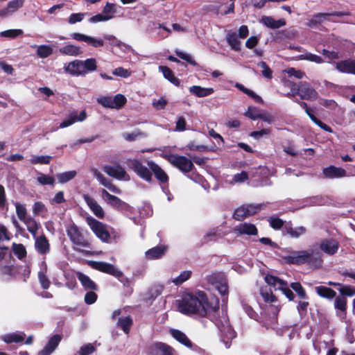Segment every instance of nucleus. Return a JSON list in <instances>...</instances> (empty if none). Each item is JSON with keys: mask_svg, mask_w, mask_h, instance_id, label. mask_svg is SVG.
<instances>
[{"mask_svg": "<svg viewBox=\"0 0 355 355\" xmlns=\"http://www.w3.org/2000/svg\"><path fill=\"white\" fill-rule=\"evenodd\" d=\"M178 311L185 315H197L201 317L207 315L211 311H215L218 306L209 305L205 292L198 291L194 294H186L181 300H177Z\"/></svg>", "mask_w": 355, "mask_h": 355, "instance_id": "nucleus-1", "label": "nucleus"}, {"mask_svg": "<svg viewBox=\"0 0 355 355\" xmlns=\"http://www.w3.org/2000/svg\"><path fill=\"white\" fill-rule=\"evenodd\" d=\"M284 259L289 264L301 265L307 263L314 268H319L322 263L321 254L313 250L294 251L284 257Z\"/></svg>", "mask_w": 355, "mask_h": 355, "instance_id": "nucleus-2", "label": "nucleus"}, {"mask_svg": "<svg viewBox=\"0 0 355 355\" xmlns=\"http://www.w3.org/2000/svg\"><path fill=\"white\" fill-rule=\"evenodd\" d=\"M66 232L71 242L74 245L73 249L76 251L86 256H91L96 254L94 252L83 249L89 248L91 243L84 237L77 225L75 224L70 225L67 227Z\"/></svg>", "mask_w": 355, "mask_h": 355, "instance_id": "nucleus-3", "label": "nucleus"}, {"mask_svg": "<svg viewBox=\"0 0 355 355\" xmlns=\"http://www.w3.org/2000/svg\"><path fill=\"white\" fill-rule=\"evenodd\" d=\"M87 225L95 235L103 242H111V235L107 229L106 225L97 220L92 216L86 218Z\"/></svg>", "mask_w": 355, "mask_h": 355, "instance_id": "nucleus-4", "label": "nucleus"}, {"mask_svg": "<svg viewBox=\"0 0 355 355\" xmlns=\"http://www.w3.org/2000/svg\"><path fill=\"white\" fill-rule=\"evenodd\" d=\"M164 157L173 166L178 168L182 173H189L194 168L193 161L184 156L178 154H171L165 155Z\"/></svg>", "mask_w": 355, "mask_h": 355, "instance_id": "nucleus-5", "label": "nucleus"}, {"mask_svg": "<svg viewBox=\"0 0 355 355\" xmlns=\"http://www.w3.org/2000/svg\"><path fill=\"white\" fill-rule=\"evenodd\" d=\"M88 265L95 270L107 273L119 279L123 277V272L111 263L103 261H89Z\"/></svg>", "mask_w": 355, "mask_h": 355, "instance_id": "nucleus-6", "label": "nucleus"}, {"mask_svg": "<svg viewBox=\"0 0 355 355\" xmlns=\"http://www.w3.org/2000/svg\"><path fill=\"white\" fill-rule=\"evenodd\" d=\"M265 281L268 285L273 286L276 289L281 290L289 300L294 299V294L292 291L288 288L286 282L270 275L265 277Z\"/></svg>", "mask_w": 355, "mask_h": 355, "instance_id": "nucleus-7", "label": "nucleus"}, {"mask_svg": "<svg viewBox=\"0 0 355 355\" xmlns=\"http://www.w3.org/2000/svg\"><path fill=\"white\" fill-rule=\"evenodd\" d=\"M126 164L128 166L132 169L141 178L147 182L152 180V174L150 171L142 164L141 162L137 159H128Z\"/></svg>", "mask_w": 355, "mask_h": 355, "instance_id": "nucleus-8", "label": "nucleus"}, {"mask_svg": "<svg viewBox=\"0 0 355 355\" xmlns=\"http://www.w3.org/2000/svg\"><path fill=\"white\" fill-rule=\"evenodd\" d=\"M295 94L299 95L301 99L307 101H314L318 97V94L311 85L305 81L300 82L298 89L295 90Z\"/></svg>", "mask_w": 355, "mask_h": 355, "instance_id": "nucleus-9", "label": "nucleus"}, {"mask_svg": "<svg viewBox=\"0 0 355 355\" xmlns=\"http://www.w3.org/2000/svg\"><path fill=\"white\" fill-rule=\"evenodd\" d=\"M261 209V205H245L235 209L233 218L236 220H243L245 218L257 213Z\"/></svg>", "mask_w": 355, "mask_h": 355, "instance_id": "nucleus-10", "label": "nucleus"}, {"mask_svg": "<svg viewBox=\"0 0 355 355\" xmlns=\"http://www.w3.org/2000/svg\"><path fill=\"white\" fill-rule=\"evenodd\" d=\"M217 325L220 332L222 341L225 343V347L229 348L231 345V340L236 335L234 331L225 318H224V322H218Z\"/></svg>", "mask_w": 355, "mask_h": 355, "instance_id": "nucleus-11", "label": "nucleus"}, {"mask_svg": "<svg viewBox=\"0 0 355 355\" xmlns=\"http://www.w3.org/2000/svg\"><path fill=\"white\" fill-rule=\"evenodd\" d=\"M103 171L110 177L120 180L129 181L130 175L126 173L125 169L120 165L103 166Z\"/></svg>", "mask_w": 355, "mask_h": 355, "instance_id": "nucleus-12", "label": "nucleus"}, {"mask_svg": "<svg viewBox=\"0 0 355 355\" xmlns=\"http://www.w3.org/2000/svg\"><path fill=\"white\" fill-rule=\"evenodd\" d=\"M102 198L110 206L119 210L126 209L128 205L126 202L121 200L119 198L111 195L107 190H101Z\"/></svg>", "mask_w": 355, "mask_h": 355, "instance_id": "nucleus-13", "label": "nucleus"}, {"mask_svg": "<svg viewBox=\"0 0 355 355\" xmlns=\"http://www.w3.org/2000/svg\"><path fill=\"white\" fill-rule=\"evenodd\" d=\"M344 14L340 12H334L331 13H317L313 15V17L309 19L306 24L309 27H315L317 25L322 23L324 21L329 20V17H342Z\"/></svg>", "mask_w": 355, "mask_h": 355, "instance_id": "nucleus-14", "label": "nucleus"}, {"mask_svg": "<svg viewBox=\"0 0 355 355\" xmlns=\"http://www.w3.org/2000/svg\"><path fill=\"white\" fill-rule=\"evenodd\" d=\"M91 171L98 180L100 184L107 187L110 191L117 194H120L121 193V189L113 184L111 180L106 178L98 169L92 168Z\"/></svg>", "mask_w": 355, "mask_h": 355, "instance_id": "nucleus-15", "label": "nucleus"}, {"mask_svg": "<svg viewBox=\"0 0 355 355\" xmlns=\"http://www.w3.org/2000/svg\"><path fill=\"white\" fill-rule=\"evenodd\" d=\"M83 198L87 206L89 207L92 213L98 218H103L105 212L102 207L97 202V201L89 196L88 194H84Z\"/></svg>", "mask_w": 355, "mask_h": 355, "instance_id": "nucleus-16", "label": "nucleus"}, {"mask_svg": "<svg viewBox=\"0 0 355 355\" xmlns=\"http://www.w3.org/2000/svg\"><path fill=\"white\" fill-rule=\"evenodd\" d=\"M320 250L329 255L335 254L339 248L338 242L333 239H323L320 243Z\"/></svg>", "mask_w": 355, "mask_h": 355, "instance_id": "nucleus-17", "label": "nucleus"}, {"mask_svg": "<svg viewBox=\"0 0 355 355\" xmlns=\"http://www.w3.org/2000/svg\"><path fill=\"white\" fill-rule=\"evenodd\" d=\"M150 355H173V349L163 343H155L150 348Z\"/></svg>", "mask_w": 355, "mask_h": 355, "instance_id": "nucleus-18", "label": "nucleus"}, {"mask_svg": "<svg viewBox=\"0 0 355 355\" xmlns=\"http://www.w3.org/2000/svg\"><path fill=\"white\" fill-rule=\"evenodd\" d=\"M24 1L25 0H11L8 3L5 8L0 10V15H2V17H6L13 14L23 7Z\"/></svg>", "mask_w": 355, "mask_h": 355, "instance_id": "nucleus-19", "label": "nucleus"}, {"mask_svg": "<svg viewBox=\"0 0 355 355\" xmlns=\"http://www.w3.org/2000/svg\"><path fill=\"white\" fill-rule=\"evenodd\" d=\"M35 248L36 250L41 254H46L50 251V245L48 239L44 235L39 236H35Z\"/></svg>", "mask_w": 355, "mask_h": 355, "instance_id": "nucleus-20", "label": "nucleus"}, {"mask_svg": "<svg viewBox=\"0 0 355 355\" xmlns=\"http://www.w3.org/2000/svg\"><path fill=\"white\" fill-rule=\"evenodd\" d=\"M147 164L159 182L162 183L168 182V176L159 165L153 161H148Z\"/></svg>", "mask_w": 355, "mask_h": 355, "instance_id": "nucleus-21", "label": "nucleus"}, {"mask_svg": "<svg viewBox=\"0 0 355 355\" xmlns=\"http://www.w3.org/2000/svg\"><path fill=\"white\" fill-rule=\"evenodd\" d=\"M234 232L239 235H257L258 231L254 225L248 223H243L236 225L234 228Z\"/></svg>", "mask_w": 355, "mask_h": 355, "instance_id": "nucleus-22", "label": "nucleus"}, {"mask_svg": "<svg viewBox=\"0 0 355 355\" xmlns=\"http://www.w3.org/2000/svg\"><path fill=\"white\" fill-rule=\"evenodd\" d=\"M61 340V336L58 334L53 336L48 341L46 346L42 349L38 355H50L58 347Z\"/></svg>", "mask_w": 355, "mask_h": 355, "instance_id": "nucleus-23", "label": "nucleus"}, {"mask_svg": "<svg viewBox=\"0 0 355 355\" xmlns=\"http://www.w3.org/2000/svg\"><path fill=\"white\" fill-rule=\"evenodd\" d=\"M336 67L340 72L355 74V60H346L338 62Z\"/></svg>", "mask_w": 355, "mask_h": 355, "instance_id": "nucleus-24", "label": "nucleus"}, {"mask_svg": "<svg viewBox=\"0 0 355 355\" xmlns=\"http://www.w3.org/2000/svg\"><path fill=\"white\" fill-rule=\"evenodd\" d=\"M323 173L324 176L328 178H343L347 176V172L345 169L336 167L334 166H330L324 168Z\"/></svg>", "mask_w": 355, "mask_h": 355, "instance_id": "nucleus-25", "label": "nucleus"}, {"mask_svg": "<svg viewBox=\"0 0 355 355\" xmlns=\"http://www.w3.org/2000/svg\"><path fill=\"white\" fill-rule=\"evenodd\" d=\"M82 69V60H76L72 62H70L64 68L66 72L70 73L71 75L76 76H83Z\"/></svg>", "mask_w": 355, "mask_h": 355, "instance_id": "nucleus-26", "label": "nucleus"}, {"mask_svg": "<svg viewBox=\"0 0 355 355\" xmlns=\"http://www.w3.org/2000/svg\"><path fill=\"white\" fill-rule=\"evenodd\" d=\"M261 22L268 28L275 29L285 26L286 21L284 19L275 20L272 17L263 16L261 19Z\"/></svg>", "mask_w": 355, "mask_h": 355, "instance_id": "nucleus-27", "label": "nucleus"}, {"mask_svg": "<svg viewBox=\"0 0 355 355\" xmlns=\"http://www.w3.org/2000/svg\"><path fill=\"white\" fill-rule=\"evenodd\" d=\"M189 92L195 96L202 98L212 94L214 92L211 87H202L200 86L194 85L189 88Z\"/></svg>", "mask_w": 355, "mask_h": 355, "instance_id": "nucleus-28", "label": "nucleus"}, {"mask_svg": "<svg viewBox=\"0 0 355 355\" xmlns=\"http://www.w3.org/2000/svg\"><path fill=\"white\" fill-rule=\"evenodd\" d=\"M59 52L62 55H70V56H78L82 54L79 46L73 44H67L59 49Z\"/></svg>", "mask_w": 355, "mask_h": 355, "instance_id": "nucleus-29", "label": "nucleus"}, {"mask_svg": "<svg viewBox=\"0 0 355 355\" xmlns=\"http://www.w3.org/2000/svg\"><path fill=\"white\" fill-rule=\"evenodd\" d=\"M163 291V286L155 285L152 286L145 295L144 300L146 302H152L156 297L161 295Z\"/></svg>", "mask_w": 355, "mask_h": 355, "instance_id": "nucleus-30", "label": "nucleus"}, {"mask_svg": "<svg viewBox=\"0 0 355 355\" xmlns=\"http://www.w3.org/2000/svg\"><path fill=\"white\" fill-rule=\"evenodd\" d=\"M315 290L320 297L327 298L328 300H332L336 295V291L329 287L319 286L315 287Z\"/></svg>", "mask_w": 355, "mask_h": 355, "instance_id": "nucleus-31", "label": "nucleus"}, {"mask_svg": "<svg viewBox=\"0 0 355 355\" xmlns=\"http://www.w3.org/2000/svg\"><path fill=\"white\" fill-rule=\"evenodd\" d=\"M77 277L85 289L92 291L97 290L96 284L88 276L78 272H77Z\"/></svg>", "mask_w": 355, "mask_h": 355, "instance_id": "nucleus-32", "label": "nucleus"}, {"mask_svg": "<svg viewBox=\"0 0 355 355\" xmlns=\"http://www.w3.org/2000/svg\"><path fill=\"white\" fill-rule=\"evenodd\" d=\"M226 41L233 50L236 51L241 50V42L235 33L228 32L226 35Z\"/></svg>", "mask_w": 355, "mask_h": 355, "instance_id": "nucleus-33", "label": "nucleus"}, {"mask_svg": "<svg viewBox=\"0 0 355 355\" xmlns=\"http://www.w3.org/2000/svg\"><path fill=\"white\" fill-rule=\"evenodd\" d=\"M171 334L173 336V337L178 341H179L180 343L183 344L184 345L188 347H191L192 343L183 332L179 330L173 329L171 330Z\"/></svg>", "mask_w": 355, "mask_h": 355, "instance_id": "nucleus-34", "label": "nucleus"}, {"mask_svg": "<svg viewBox=\"0 0 355 355\" xmlns=\"http://www.w3.org/2000/svg\"><path fill=\"white\" fill-rule=\"evenodd\" d=\"M159 70L162 72L164 77L171 83L175 86L180 85V80L174 76L173 72L168 67L159 66Z\"/></svg>", "mask_w": 355, "mask_h": 355, "instance_id": "nucleus-35", "label": "nucleus"}, {"mask_svg": "<svg viewBox=\"0 0 355 355\" xmlns=\"http://www.w3.org/2000/svg\"><path fill=\"white\" fill-rule=\"evenodd\" d=\"M83 64V73L85 76L89 72H92L96 70L97 64L94 58H88L84 61L82 60Z\"/></svg>", "mask_w": 355, "mask_h": 355, "instance_id": "nucleus-36", "label": "nucleus"}, {"mask_svg": "<svg viewBox=\"0 0 355 355\" xmlns=\"http://www.w3.org/2000/svg\"><path fill=\"white\" fill-rule=\"evenodd\" d=\"M76 171L72 170L63 173H57L56 178L59 183L64 184L73 180L76 176Z\"/></svg>", "mask_w": 355, "mask_h": 355, "instance_id": "nucleus-37", "label": "nucleus"}, {"mask_svg": "<svg viewBox=\"0 0 355 355\" xmlns=\"http://www.w3.org/2000/svg\"><path fill=\"white\" fill-rule=\"evenodd\" d=\"M33 48L37 47V55L40 58H46L53 54V49L49 45H36L31 46Z\"/></svg>", "mask_w": 355, "mask_h": 355, "instance_id": "nucleus-38", "label": "nucleus"}, {"mask_svg": "<svg viewBox=\"0 0 355 355\" xmlns=\"http://www.w3.org/2000/svg\"><path fill=\"white\" fill-rule=\"evenodd\" d=\"M166 250L164 246H157L153 248L146 252V255L148 259H158L161 257Z\"/></svg>", "mask_w": 355, "mask_h": 355, "instance_id": "nucleus-39", "label": "nucleus"}, {"mask_svg": "<svg viewBox=\"0 0 355 355\" xmlns=\"http://www.w3.org/2000/svg\"><path fill=\"white\" fill-rule=\"evenodd\" d=\"M24 223L26 225L28 231L33 235V237H35L37 230L40 226V224L31 217H28V218L25 220Z\"/></svg>", "mask_w": 355, "mask_h": 355, "instance_id": "nucleus-40", "label": "nucleus"}, {"mask_svg": "<svg viewBox=\"0 0 355 355\" xmlns=\"http://www.w3.org/2000/svg\"><path fill=\"white\" fill-rule=\"evenodd\" d=\"M132 324V320L130 316L120 318L117 322V326L123 329L128 334L130 331V327Z\"/></svg>", "mask_w": 355, "mask_h": 355, "instance_id": "nucleus-41", "label": "nucleus"}, {"mask_svg": "<svg viewBox=\"0 0 355 355\" xmlns=\"http://www.w3.org/2000/svg\"><path fill=\"white\" fill-rule=\"evenodd\" d=\"M147 135L145 132L136 130L132 132H125L123 134V137L128 141H133L139 138L146 137Z\"/></svg>", "mask_w": 355, "mask_h": 355, "instance_id": "nucleus-42", "label": "nucleus"}, {"mask_svg": "<svg viewBox=\"0 0 355 355\" xmlns=\"http://www.w3.org/2000/svg\"><path fill=\"white\" fill-rule=\"evenodd\" d=\"M51 159L49 155H33L29 161L32 164H49Z\"/></svg>", "mask_w": 355, "mask_h": 355, "instance_id": "nucleus-43", "label": "nucleus"}, {"mask_svg": "<svg viewBox=\"0 0 355 355\" xmlns=\"http://www.w3.org/2000/svg\"><path fill=\"white\" fill-rule=\"evenodd\" d=\"M286 232L293 238H298L306 233V228L303 226L293 228L291 227H286Z\"/></svg>", "mask_w": 355, "mask_h": 355, "instance_id": "nucleus-44", "label": "nucleus"}, {"mask_svg": "<svg viewBox=\"0 0 355 355\" xmlns=\"http://www.w3.org/2000/svg\"><path fill=\"white\" fill-rule=\"evenodd\" d=\"M298 60H306L318 64L323 62L321 57L309 52L300 55Z\"/></svg>", "mask_w": 355, "mask_h": 355, "instance_id": "nucleus-45", "label": "nucleus"}, {"mask_svg": "<svg viewBox=\"0 0 355 355\" xmlns=\"http://www.w3.org/2000/svg\"><path fill=\"white\" fill-rule=\"evenodd\" d=\"M1 339L6 343H19L24 340V336L17 334L4 335Z\"/></svg>", "mask_w": 355, "mask_h": 355, "instance_id": "nucleus-46", "label": "nucleus"}, {"mask_svg": "<svg viewBox=\"0 0 355 355\" xmlns=\"http://www.w3.org/2000/svg\"><path fill=\"white\" fill-rule=\"evenodd\" d=\"M271 312L272 313V319L270 322H265V325L267 328L271 327L273 328L274 326L277 322V315L280 311V308L279 306H270Z\"/></svg>", "mask_w": 355, "mask_h": 355, "instance_id": "nucleus-47", "label": "nucleus"}, {"mask_svg": "<svg viewBox=\"0 0 355 355\" xmlns=\"http://www.w3.org/2000/svg\"><path fill=\"white\" fill-rule=\"evenodd\" d=\"M37 180L42 185H53L55 183L53 178L42 173L37 174Z\"/></svg>", "mask_w": 355, "mask_h": 355, "instance_id": "nucleus-48", "label": "nucleus"}, {"mask_svg": "<svg viewBox=\"0 0 355 355\" xmlns=\"http://www.w3.org/2000/svg\"><path fill=\"white\" fill-rule=\"evenodd\" d=\"M12 250H13V252L15 253V254L16 256H17V257L20 259H23L26 255V248L21 243H19V244H17L15 243H12Z\"/></svg>", "mask_w": 355, "mask_h": 355, "instance_id": "nucleus-49", "label": "nucleus"}, {"mask_svg": "<svg viewBox=\"0 0 355 355\" xmlns=\"http://www.w3.org/2000/svg\"><path fill=\"white\" fill-rule=\"evenodd\" d=\"M236 86L239 90L243 92L245 94H246L249 96L252 97L256 102H258V103L262 102V98L256 94L252 90H250L248 88H245L243 85L237 83Z\"/></svg>", "mask_w": 355, "mask_h": 355, "instance_id": "nucleus-50", "label": "nucleus"}, {"mask_svg": "<svg viewBox=\"0 0 355 355\" xmlns=\"http://www.w3.org/2000/svg\"><path fill=\"white\" fill-rule=\"evenodd\" d=\"M23 35L21 29H10L0 33V36L9 38H15Z\"/></svg>", "mask_w": 355, "mask_h": 355, "instance_id": "nucleus-51", "label": "nucleus"}, {"mask_svg": "<svg viewBox=\"0 0 355 355\" xmlns=\"http://www.w3.org/2000/svg\"><path fill=\"white\" fill-rule=\"evenodd\" d=\"M260 293L266 302L271 303L277 301L276 297L272 294V292L270 290L261 288Z\"/></svg>", "mask_w": 355, "mask_h": 355, "instance_id": "nucleus-52", "label": "nucleus"}, {"mask_svg": "<svg viewBox=\"0 0 355 355\" xmlns=\"http://www.w3.org/2000/svg\"><path fill=\"white\" fill-rule=\"evenodd\" d=\"M46 268H45L44 270H40L38 272V279L42 287L44 289H47L50 286V281L46 277Z\"/></svg>", "mask_w": 355, "mask_h": 355, "instance_id": "nucleus-53", "label": "nucleus"}, {"mask_svg": "<svg viewBox=\"0 0 355 355\" xmlns=\"http://www.w3.org/2000/svg\"><path fill=\"white\" fill-rule=\"evenodd\" d=\"M191 271L190 270H185L183 271L178 277H175L173 279V282L175 285H180L189 279L191 277Z\"/></svg>", "mask_w": 355, "mask_h": 355, "instance_id": "nucleus-54", "label": "nucleus"}, {"mask_svg": "<svg viewBox=\"0 0 355 355\" xmlns=\"http://www.w3.org/2000/svg\"><path fill=\"white\" fill-rule=\"evenodd\" d=\"M284 86L285 87H288L290 89V92L285 94V95L288 97H294L297 95V94H295V90L298 89V85L296 83L291 82L290 80H285L284 81Z\"/></svg>", "mask_w": 355, "mask_h": 355, "instance_id": "nucleus-55", "label": "nucleus"}, {"mask_svg": "<svg viewBox=\"0 0 355 355\" xmlns=\"http://www.w3.org/2000/svg\"><path fill=\"white\" fill-rule=\"evenodd\" d=\"M16 213L20 220L24 221L28 217H26V209L25 207L19 203L15 204Z\"/></svg>", "mask_w": 355, "mask_h": 355, "instance_id": "nucleus-56", "label": "nucleus"}, {"mask_svg": "<svg viewBox=\"0 0 355 355\" xmlns=\"http://www.w3.org/2000/svg\"><path fill=\"white\" fill-rule=\"evenodd\" d=\"M268 221L269 222L270 226L273 228V229H275V230H279L280 228H282L284 225V221L277 217V216H270L269 217V218L268 219Z\"/></svg>", "mask_w": 355, "mask_h": 355, "instance_id": "nucleus-57", "label": "nucleus"}, {"mask_svg": "<svg viewBox=\"0 0 355 355\" xmlns=\"http://www.w3.org/2000/svg\"><path fill=\"white\" fill-rule=\"evenodd\" d=\"M291 287L297 293L302 299L307 297L305 290L299 282H293L291 284Z\"/></svg>", "mask_w": 355, "mask_h": 355, "instance_id": "nucleus-58", "label": "nucleus"}, {"mask_svg": "<svg viewBox=\"0 0 355 355\" xmlns=\"http://www.w3.org/2000/svg\"><path fill=\"white\" fill-rule=\"evenodd\" d=\"M112 101L114 104V108L119 109L123 106V105L125 103L126 98L122 94H116L114 98H112Z\"/></svg>", "mask_w": 355, "mask_h": 355, "instance_id": "nucleus-59", "label": "nucleus"}, {"mask_svg": "<svg viewBox=\"0 0 355 355\" xmlns=\"http://www.w3.org/2000/svg\"><path fill=\"white\" fill-rule=\"evenodd\" d=\"M260 114V111L257 107H249L245 115L252 120H255L259 118Z\"/></svg>", "mask_w": 355, "mask_h": 355, "instance_id": "nucleus-60", "label": "nucleus"}, {"mask_svg": "<svg viewBox=\"0 0 355 355\" xmlns=\"http://www.w3.org/2000/svg\"><path fill=\"white\" fill-rule=\"evenodd\" d=\"M335 308L342 311L346 310L347 300L344 297H337L334 302Z\"/></svg>", "mask_w": 355, "mask_h": 355, "instance_id": "nucleus-61", "label": "nucleus"}, {"mask_svg": "<svg viewBox=\"0 0 355 355\" xmlns=\"http://www.w3.org/2000/svg\"><path fill=\"white\" fill-rule=\"evenodd\" d=\"M116 12V6L114 3L107 2L103 8L105 15H113Z\"/></svg>", "mask_w": 355, "mask_h": 355, "instance_id": "nucleus-62", "label": "nucleus"}, {"mask_svg": "<svg viewBox=\"0 0 355 355\" xmlns=\"http://www.w3.org/2000/svg\"><path fill=\"white\" fill-rule=\"evenodd\" d=\"M339 292L342 295L352 297L355 295V288L351 286H342Z\"/></svg>", "mask_w": 355, "mask_h": 355, "instance_id": "nucleus-63", "label": "nucleus"}, {"mask_svg": "<svg viewBox=\"0 0 355 355\" xmlns=\"http://www.w3.org/2000/svg\"><path fill=\"white\" fill-rule=\"evenodd\" d=\"M95 349H96L92 344L88 343L80 347L78 354L79 355H90L94 352Z\"/></svg>", "mask_w": 355, "mask_h": 355, "instance_id": "nucleus-64", "label": "nucleus"}]
</instances>
